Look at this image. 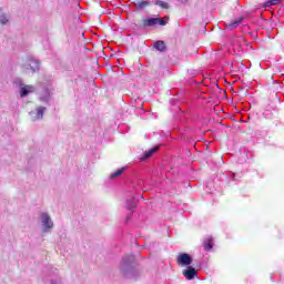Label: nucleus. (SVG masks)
I'll return each instance as SVG.
<instances>
[{"label": "nucleus", "mask_w": 284, "mask_h": 284, "mask_svg": "<svg viewBox=\"0 0 284 284\" xmlns=\"http://www.w3.org/2000/svg\"><path fill=\"white\" fill-rule=\"evenodd\" d=\"M176 263L180 267H190L194 263V257L190 253H179L176 256Z\"/></svg>", "instance_id": "4"}, {"label": "nucleus", "mask_w": 284, "mask_h": 284, "mask_svg": "<svg viewBox=\"0 0 284 284\" xmlns=\"http://www.w3.org/2000/svg\"><path fill=\"white\" fill-rule=\"evenodd\" d=\"M250 37H252L253 41L256 43L258 42V33L251 31L248 32Z\"/></svg>", "instance_id": "22"}, {"label": "nucleus", "mask_w": 284, "mask_h": 284, "mask_svg": "<svg viewBox=\"0 0 284 284\" xmlns=\"http://www.w3.org/2000/svg\"><path fill=\"white\" fill-rule=\"evenodd\" d=\"M153 6H159L162 10H170V3L162 0H153Z\"/></svg>", "instance_id": "18"}, {"label": "nucleus", "mask_w": 284, "mask_h": 284, "mask_svg": "<svg viewBox=\"0 0 284 284\" xmlns=\"http://www.w3.org/2000/svg\"><path fill=\"white\" fill-rule=\"evenodd\" d=\"M191 267H195V270H196V267H197L199 270H201V267H203V264H202V263H197V264L193 263V264L191 265Z\"/></svg>", "instance_id": "25"}, {"label": "nucleus", "mask_w": 284, "mask_h": 284, "mask_svg": "<svg viewBox=\"0 0 284 284\" xmlns=\"http://www.w3.org/2000/svg\"><path fill=\"white\" fill-rule=\"evenodd\" d=\"M194 84H195V85H199V81L194 80Z\"/></svg>", "instance_id": "32"}, {"label": "nucleus", "mask_w": 284, "mask_h": 284, "mask_svg": "<svg viewBox=\"0 0 284 284\" xmlns=\"http://www.w3.org/2000/svg\"><path fill=\"white\" fill-rule=\"evenodd\" d=\"M125 206H126V210H129L130 212H132V210L136 209V197L131 196V197L126 199Z\"/></svg>", "instance_id": "15"}, {"label": "nucleus", "mask_w": 284, "mask_h": 284, "mask_svg": "<svg viewBox=\"0 0 284 284\" xmlns=\"http://www.w3.org/2000/svg\"><path fill=\"white\" fill-rule=\"evenodd\" d=\"M181 105H187V102L182 101V102H181Z\"/></svg>", "instance_id": "30"}, {"label": "nucleus", "mask_w": 284, "mask_h": 284, "mask_svg": "<svg viewBox=\"0 0 284 284\" xmlns=\"http://www.w3.org/2000/svg\"><path fill=\"white\" fill-rule=\"evenodd\" d=\"M202 245L204 247V252H212V250H214V237H205Z\"/></svg>", "instance_id": "11"}, {"label": "nucleus", "mask_w": 284, "mask_h": 284, "mask_svg": "<svg viewBox=\"0 0 284 284\" xmlns=\"http://www.w3.org/2000/svg\"><path fill=\"white\" fill-rule=\"evenodd\" d=\"M32 92H34V85L24 84L19 90V94L21 99H26V97H28L29 94H32Z\"/></svg>", "instance_id": "8"}, {"label": "nucleus", "mask_w": 284, "mask_h": 284, "mask_svg": "<svg viewBox=\"0 0 284 284\" xmlns=\"http://www.w3.org/2000/svg\"><path fill=\"white\" fill-rule=\"evenodd\" d=\"M40 217H41L43 232H50V230L54 227V223L52 222V217H50V214L43 212L41 213Z\"/></svg>", "instance_id": "6"}, {"label": "nucleus", "mask_w": 284, "mask_h": 284, "mask_svg": "<svg viewBox=\"0 0 284 284\" xmlns=\"http://www.w3.org/2000/svg\"><path fill=\"white\" fill-rule=\"evenodd\" d=\"M124 172H128V165L121 166L116 169L113 173L110 174L109 179L113 181V179H119Z\"/></svg>", "instance_id": "14"}, {"label": "nucleus", "mask_w": 284, "mask_h": 284, "mask_svg": "<svg viewBox=\"0 0 284 284\" xmlns=\"http://www.w3.org/2000/svg\"><path fill=\"white\" fill-rule=\"evenodd\" d=\"M130 221H132V213L126 215L125 225H128V223H130Z\"/></svg>", "instance_id": "27"}, {"label": "nucleus", "mask_w": 284, "mask_h": 284, "mask_svg": "<svg viewBox=\"0 0 284 284\" xmlns=\"http://www.w3.org/2000/svg\"><path fill=\"white\" fill-rule=\"evenodd\" d=\"M50 284H63L61 280H51Z\"/></svg>", "instance_id": "26"}, {"label": "nucleus", "mask_w": 284, "mask_h": 284, "mask_svg": "<svg viewBox=\"0 0 284 284\" xmlns=\"http://www.w3.org/2000/svg\"><path fill=\"white\" fill-rule=\"evenodd\" d=\"M168 23H170V16H166L165 18L161 16H150L142 18V23L135 26L139 30H148V28H156V26L163 28L168 26Z\"/></svg>", "instance_id": "2"}, {"label": "nucleus", "mask_w": 284, "mask_h": 284, "mask_svg": "<svg viewBox=\"0 0 284 284\" xmlns=\"http://www.w3.org/2000/svg\"><path fill=\"white\" fill-rule=\"evenodd\" d=\"M152 48H154L156 52H168V44L163 40L154 41Z\"/></svg>", "instance_id": "9"}, {"label": "nucleus", "mask_w": 284, "mask_h": 284, "mask_svg": "<svg viewBox=\"0 0 284 284\" xmlns=\"http://www.w3.org/2000/svg\"><path fill=\"white\" fill-rule=\"evenodd\" d=\"M24 70H30L32 74H36L41 70V60L32 55H28L22 64Z\"/></svg>", "instance_id": "3"}, {"label": "nucleus", "mask_w": 284, "mask_h": 284, "mask_svg": "<svg viewBox=\"0 0 284 284\" xmlns=\"http://www.w3.org/2000/svg\"><path fill=\"white\" fill-rule=\"evenodd\" d=\"M143 268L139 262H136V256L134 255H124L120 262V274L126 281H139Z\"/></svg>", "instance_id": "1"}, {"label": "nucleus", "mask_w": 284, "mask_h": 284, "mask_svg": "<svg viewBox=\"0 0 284 284\" xmlns=\"http://www.w3.org/2000/svg\"><path fill=\"white\" fill-rule=\"evenodd\" d=\"M245 18L240 17L233 21H231L230 23L226 24V30H236V28L240 27L241 23H243Z\"/></svg>", "instance_id": "13"}, {"label": "nucleus", "mask_w": 284, "mask_h": 284, "mask_svg": "<svg viewBox=\"0 0 284 284\" xmlns=\"http://www.w3.org/2000/svg\"><path fill=\"white\" fill-rule=\"evenodd\" d=\"M235 176H236V173H232V172L220 173V179H227V181H236Z\"/></svg>", "instance_id": "19"}, {"label": "nucleus", "mask_w": 284, "mask_h": 284, "mask_svg": "<svg viewBox=\"0 0 284 284\" xmlns=\"http://www.w3.org/2000/svg\"><path fill=\"white\" fill-rule=\"evenodd\" d=\"M179 3H187V0H178Z\"/></svg>", "instance_id": "29"}, {"label": "nucleus", "mask_w": 284, "mask_h": 284, "mask_svg": "<svg viewBox=\"0 0 284 284\" xmlns=\"http://www.w3.org/2000/svg\"><path fill=\"white\" fill-rule=\"evenodd\" d=\"M272 4V0H267L263 3V8H270Z\"/></svg>", "instance_id": "24"}, {"label": "nucleus", "mask_w": 284, "mask_h": 284, "mask_svg": "<svg viewBox=\"0 0 284 284\" xmlns=\"http://www.w3.org/2000/svg\"><path fill=\"white\" fill-rule=\"evenodd\" d=\"M51 97H52V91L50 90V88L44 87V88H43V93H42V95L40 97V101H41L42 103H50Z\"/></svg>", "instance_id": "12"}, {"label": "nucleus", "mask_w": 284, "mask_h": 284, "mask_svg": "<svg viewBox=\"0 0 284 284\" xmlns=\"http://www.w3.org/2000/svg\"><path fill=\"white\" fill-rule=\"evenodd\" d=\"M152 6H153V0H139L135 3V8L139 11H143V10H145V8H150Z\"/></svg>", "instance_id": "10"}, {"label": "nucleus", "mask_w": 284, "mask_h": 284, "mask_svg": "<svg viewBox=\"0 0 284 284\" xmlns=\"http://www.w3.org/2000/svg\"><path fill=\"white\" fill-rule=\"evenodd\" d=\"M191 74L192 77H196V71H193Z\"/></svg>", "instance_id": "31"}, {"label": "nucleus", "mask_w": 284, "mask_h": 284, "mask_svg": "<svg viewBox=\"0 0 284 284\" xmlns=\"http://www.w3.org/2000/svg\"><path fill=\"white\" fill-rule=\"evenodd\" d=\"M8 23H10V19L6 14V12H3V8H0V24L8 26Z\"/></svg>", "instance_id": "16"}, {"label": "nucleus", "mask_w": 284, "mask_h": 284, "mask_svg": "<svg viewBox=\"0 0 284 284\" xmlns=\"http://www.w3.org/2000/svg\"><path fill=\"white\" fill-rule=\"evenodd\" d=\"M170 105H179V99L172 98L169 100Z\"/></svg>", "instance_id": "23"}, {"label": "nucleus", "mask_w": 284, "mask_h": 284, "mask_svg": "<svg viewBox=\"0 0 284 284\" xmlns=\"http://www.w3.org/2000/svg\"><path fill=\"white\" fill-rule=\"evenodd\" d=\"M236 43H239L240 48L242 43H245L247 48H250V42H247V39H245V37L240 36L236 39Z\"/></svg>", "instance_id": "20"}, {"label": "nucleus", "mask_w": 284, "mask_h": 284, "mask_svg": "<svg viewBox=\"0 0 284 284\" xmlns=\"http://www.w3.org/2000/svg\"><path fill=\"white\" fill-rule=\"evenodd\" d=\"M159 150H161L160 145H153L152 148L148 149L140 155L139 161L141 163H146V161H150V159L153 158L154 154L159 152Z\"/></svg>", "instance_id": "5"}, {"label": "nucleus", "mask_w": 284, "mask_h": 284, "mask_svg": "<svg viewBox=\"0 0 284 284\" xmlns=\"http://www.w3.org/2000/svg\"><path fill=\"white\" fill-rule=\"evenodd\" d=\"M140 199H143V195H141Z\"/></svg>", "instance_id": "35"}, {"label": "nucleus", "mask_w": 284, "mask_h": 284, "mask_svg": "<svg viewBox=\"0 0 284 284\" xmlns=\"http://www.w3.org/2000/svg\"><path fill=\"white\" fill-rule=\"evenodd\" d=\"M45 106H39L37 109V113L34 111H31L29 114L32 116V114H36L37 119H43V114H45Z\"/></svg>", "instance_id": "17"}, {"label": "nucleus", "mask_w": 284, "mask_h": 284, "mask_svg": "<svg viewBox=\"0 0 284 284\" xmlns=\"http://www.w3.org/2000/svg\"><path fill=\"white\" fill-rule=\"evenodd\" d=\"M13 85H16V88H19L21 90V88H23L26 84L23 83V80L21 78H16L13 80Z\"/></svg>", "instance_id": "21"}, {"label": "nucleus", "mask_w": 284, "mask_h": 284, "mask_svg": "<svg viewBox=\"0 0 284 284\" xmlns=\"http://www.w3.org/2000/svg\"><path fill=\"white\" fill-rule=\"evenodd\" d=\"M182 274L186 281H194V278H199V270L194 266H186L183 271Z\"/></svg>", "instance_id": "7"}, {"label": "nucleus", "mask_w": 284, "mask_h": 284, "mask_svg": "<svg viewBox=\"0 0 284 284\" xmlns=\"http://www.w3.org/2000/svg\"><path fill=\"white\" fill-rule=\"evenodd\" d=\"M281 1H283V0H271V3H272L273 6H278V3H280Z\"/></svg>", "instance_id": "28"}, {"label": "nucleus", "mask_w": 284, "mask_h": 284, "mask_svg": "<svg viewBox=\"0 0 284 284\" xmlns=\"http://www.w3.org/2000/svg\"><path fill=\"white\" fill-rule=\"evenodd\" d=\"M271 281H274V275H271Z\"/></svg>", "instance_id": "33"}, {"label": "nucleus", "mask_w": 284, "mask_h": 284, "mask_svg": "<svg viewBox=\"0 0 284 284\" xmlns=\"http://www.w3.org/2000/svg\"><path fill=\"white\" fill-rule=\"evenodd\" d=\"M250 49H251V50H254V47L250 45Z\"/></svg>", "instance_id": "34"}]
</instances>
